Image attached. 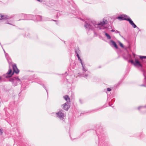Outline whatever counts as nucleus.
Wrapping results in <instances>:
<instances>
[{"label":"nucleus","mask_w":146,"mask_h":146,"mask_svg":"<svg viewBox=\"0 0 146 146\" xmlns=\"http://www.w3.org/2000/svg\"><path fill=\"white\" fill-rule=\"evenodd\" d=\"M1 79V77H0V79Z\"/></svg>","instance_id":"obj_22"},{"label":"nucleus","mask_w":146,"mask_h":146,"mask_svg":"<svg viewBox=\"0 0 146 146\" xmlns=\"http://www.w3.org/2000/svg\"><path fill=\"white\" fill-rule=\"evenodd\" d=\"M37 0L38 1H39V2H41V1H40V0Z\"/></svg>","instance_id":"obj_20"},{"label":"nucleus","mask_w":146,"mask_h":146,"mask_svg":"<svg viewBox=\"0 0 146 146\" xmlns=\"http://www.w3.org/2000/svg\"><path fill=\"white\" fill-rule=\"evenodd\" d=\"M13 68L14 72L16 74L18 73L19 72V70L18 69L16 64H14L13 65Z\"/></svg>","instance_id":"obj_2"},{"label":"nucleus","mask_w":146,"mask_h":146,"mask_svg":"<svg viewBox=\"0 0 146 146\" xmlns=\"http://www.w3.org/2000/svg\"><path fill=\"white\" fill-rule=\"evenodd\" d=\"M64 98L67 101L66 103H69L70 102V99L68 96L66 95L64 96Z\"/></svg>","instance_id":"obj_6"},{"label":"nucleus","mask_w":146,"mask_h":146,"mask_svg":"<svg viewBox=\"0 0 146 146\" xmlns=\"http://www.w3.org/2000/svg\"><path fill=\"white\" fill-rule=\"evenodd\" d=\"M118 19H121L122 20H126L127 21V19H124L123 17H118Z\"/></svg>","instance_id":"obj_10"},{"label":"nucleus","mask_w":146,"mask_h":146,"mask_svg":"<svg viewBox=\"0 0 146 146\" xmlns=\"http://www.w3.org/2000/svg\"><path fill=\"white\" fill-rule=\"evenodd\" d=\"M127 21L129 22L130 24L133 26L134 28L136 27V25L133 23V21L130 19H127Z\"/></svg>","instance_id":"obj_3"},{"label":"nucleus","mask_w":146,"mask_h":146,"mask_svg":"<svg viewBox=\"0 0 146 146\" xmlns=\"http://www.w3.org/2000/svg\"><path fill=\"white\" fill-rule=\"evenodd\" d=\"M85 27L86 28H89V29L91 28V25L88 24H87L86 25H85Z\"/></svg>","instance_id":"obj_9"},{"label":"nucleus","mask_w":146,"mask_h":146,"mask_svg":"<svg viewBox=\"0 0 146 146\" xmlns=\"http://www.w3.org/2000/svg\"><path fill=\"white\" fill-rule=\"evenodd\" d=\"M108 23V21L106 20H104L102 22H100L98 25H103Z\"/></svg>","instance_id":"obj_7"},{"label":"nucleus","mask_w":146,"mask_h":146,"mask_svg":"<svg viewBox=\"0 0 146 146\" xmlns=\"http://www.w3.org/2000/svg\"><path fill=\"white\" fill-rule=\"evenodd\" d=\"M107 90H108V91L110 92V91H111V89L110 88H108L107 89Z\"/></svg>","instance_id":"obj_17"},{"label":"nucleus","mask_w":146,"mask_h":146,"mask_svg":"<svg viewBox=\"0 0 146 146\" xmlns=\"http://www.w3.org/2000/svg\"><path fill=\"white\" fill-rule=\"evenodd\" d=\"M4 17V15L0 14V20L2 19V18L4 19L5 18Z\"/></svg>","instance_id":"obj_14"},{"label":"nucleus","mask_w":146,"mask_h":146,"mask_svg":"<svg viewBox=\"0 0 146 146\" xmlns=\"http://www.w3.org/2000/svg\"><path fill=\"white\" fill-rule=\"evenodd\" d=\"M56 114L58 115V117L60 118H63L64 116V114L61 111H59L58 113H57Z\"/></svg>","instance_id":"obj_5"},{"label":"nucleus","mask_w":146,"mask_h":146,"mask_svg":"<svg viewBox=\"0 0 146 146\" xmlns=\"http://www.w3.org/2000/svg\"><path fill=\"white\" fill-rule=\"evenodd\" d=\"M12 70L11 69H9V72L7 73L8 74V75H10L11 74V73H12Z\"/></svg>","instance_id":"obj_12"},{"label":"nucleus","mask_w":146,"mask_h":146,"mask_svg":"<svg viewBox=\"0 0 146 146\" xmlns=\"http://www.w3.org/2000/svg\"><path fill=\"white\" fill-rule=\"evenodd\" d=\"M111 42L112 44L114 46V47H115L116 49H117V46L115 42L113 40H111Z\"/></svg>","instance_id":"obj_8"},{"label":"nucleus","mask_w":146,"mask_h":146,"mask_svg":"<svg viewBox=\"0 0 146 146\" xmlns=\"http://www.w3.org/2000/svg\"><path fill=\"white\" fill-rule=\"evenodd\" d=\"M119 44L120 46H121V47L122 48H123L124 47L123 45V44L121 42H119Z\"/></svg>","instance_id":"obj_15"},{"label":"nucleus","mask_w":146,"mask_h":146,"mask_svg":"<svg viewBox=\"0 0 146 146\" xmlns=\"http://www.w3.org/2000/svg\"><path fill=\"white\" fill-rule=\"evenodd\" d=\"M68 104V103H66L63 105V108L66 110H67L69 108Z\"/></svg>","instance_id":"obj_4"},{"label":"nucleus","mask_w":146,"mask_h":146,"mask_svg":"<svg viewBox=\"0 0 146 146\" xmlns=\"http://www.w3.org/2000/svg\"><path fill=\"white\" fill-rule=\"evenodd\" d=\"M2 131L0 129V135H1L2 134Z\"/></svg>","instance_id":"obj_18"},{"label":"nucleus","mask_w":146,"mask_h":146,"mask_svg":"<svg viewBox=\"0 0 146 146\" xmlns=\"http://www.w3.org/2000/svg\"><path fill=\"white\" fill-rule=\"evenodd\" d=\"M76 53L77 54V57L78 58V59L79 60H80L81 61V62H82V60H81V59L80 58V57H79V54L77 52H76Z\"/></svg>","instance_id":"obj_13"},{"label":"nucleus","mask_w":146,"mask_h":146,"mask_svg":"<svg viewBox=\"0 0 146 146\" xmlns=\"http://www.w3.org/2000/svg\"><path fill=\"white\" fill-rule=\"evenodd\" d=\"M124 19H128V18H127V16H124Z\"/></svg>","instance_id":"obj_19"},{"label":"nucleus","mask_w":146,"mask_h":146,"mask_svg":"<svg viewBox=\"0 0 146 146\" xmlns=\"http://www.w3.org/2000/svg\"><path fill=\"white\" fill-rule=\"evenodd\" d=\"M140 58H146V56H141L140 57Z\"/></svg>","instance_id":"obj_16"},{"label":"nucleus","mask_w":146,"mask_h":146,"mask_svg":"<svg viewBox=\"0 0 146 146\" xmlns=\"http://www.w3.org/2000/svg\"><path fill=\"white\" fill-rule=\"evenodd\" d=\"M105 35H106V36H107V38L108 39H110L111 38V37L110 36V35L108 34V33H105Z\"/></svg>","instance_id":"obj_11"},{"label":"nucleus","mask_w":146,"mask_h":146,"mask_svg":"<svg viewBox=\"0 0 146 146\" xmlns=\"http://www.w3.org/2000/svg\"><path fill=\"white\" fill-rule=\"evenodd\" d=\"M13 75V74H11V76H11Z\"/></svg>","instance_id":"obj_21"},{"label":"nucleus","mask_w":146,"mask_h":146,"mask_svg":"<svg viewBox=\"0 0 146 146\" xmlns=\"http://www.w3.org/2000/svg\"><path fill=\"white\" fill-rule=\"evenodd\" d=\"M132 64L134 65L137 66H141V64L140 62L138 60H135L134 62L133 60H131L129 61Z\"/></svg>","instance_id":"obj_1"}]
</instances>
